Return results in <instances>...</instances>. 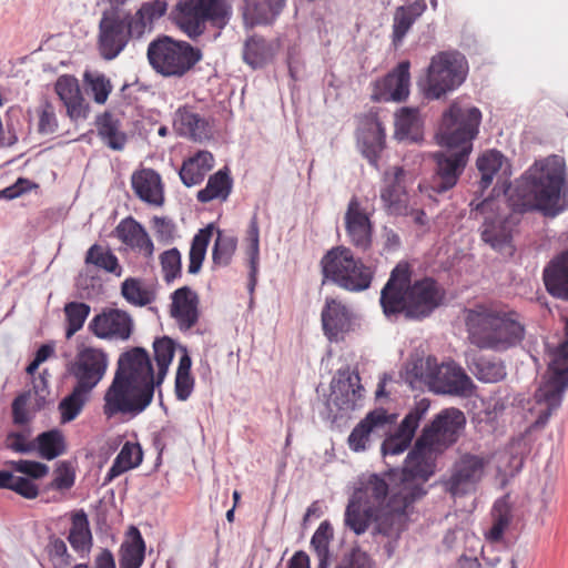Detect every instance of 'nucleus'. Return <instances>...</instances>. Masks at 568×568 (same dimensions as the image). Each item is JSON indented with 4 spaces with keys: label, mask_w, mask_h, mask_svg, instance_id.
Segmentation results:
<instances>
[{
    "label": "nucleus",
    "mask_w": 568,
    "mask_h": 568,
    "mask_svg": "<svg viewBox=\"0 0 568 568\" xmlns=\"http://www.w3.org/2000/svg\"><path fill=\"white\" fill-rule=\"evenodd\" d=\"M426 481L407 458L399 471L363 475L348 499L345 526L359 536L373 524L374 534L396 540L405 528L410 507L425 495Z\"/></svg>",
    "instance_id": "nucleus-1"
},
{
    "label": "nucleus",
    "mask_w": 568,
    "mask_h": 568,
    "mask_svg": "<svg viewBox=\"0 0 568 568\" xmlns=\"http://www.w3.org/2000/svg\"><path fill=\"white\" fill-rule=\"evenodd\" d=\"M481 113L476 106H462L454 102L444 112L437 138L446 152L434 154L436 171L429 185L418 184L422 194L433 197L454 187L463 173L473 150V140L478 133Z\"/></svg>",
    "instance_id": "nucleus-2"
},
{
    "label": "nucleus",
    "mask_w": 568,
    "mask_h": 568,
    "mask_svg": "<svg viewBox=\"0 0 568 568\" xmlns=\"http://www.w3.org/2000/svg\"><path fill=\"white\" fill-rule=\"evenodd\" d=\"M566 183L564 159L551 155L536 161L517 183L509 196L517 212L542 211L555 213Z\"/></svg>",
    "instance_id": "nucleus-3"
},
{
    "label": "nucleus",
    "mask_w": 568,
    "mask_h": 568,
    "mask_svg": "<svg viewBox=\"0 0 568 568\" xmlns=\"http://www.w3.org/2000/svg\"><path fill=\"white\" fill-rule=\"evenodd\" d=\"M444 300V291L432 278L409 285L408 265L397 264L381 293V305L386 316L405 313L407 317L429 315Z\"/></svg>",
    "instance_id": "nucleus-4"
},
{
    "label": "nucleus",
    "mask_w": 568,
    "mask_h": 568,
    "mask_svg": "<svg viewBox=\"0 0 568 568\" xmlns=\"http://www.w3.org/2000/svg\"><path fill=\"white\" fill-rule=\"evenodd\" d=\"M465 323L469 342L480 349L504 352L525 336L521 316L504 307L478 305L466 311Z\"/></svg>",
    "instance_id": "nucleus-5"
},
{
    "label": "nucleus",
    "mask_w": 568,
    "mask_h": 568,
    "mask_svg": "<svg viewBox=\"0 0 568 568\" xmlns=\"http://www.w3.org/2000/svg\"><path fill=\"white\" fill-rule=\"evenodd\" d=\"M568 388V318L565 339L548 354V369L525 407L529 426L527 433L542 429L561 405Z\"/></svg>",
    "instance_id": "nucleus-6"
},
{
    "label": "nucleus",
    "mask_w": 568,
    "mask_h": 568,
    "mask_svg": "<svg viewBox=\"0 0 568 568\" xmlns=\"http://www.w3.org/2000/svg\"><path fill=\"white\" fill-rule=\"evenodd\" d=\"M465 423V415L459 409L442 410L432 424L424 428L413 450L407 455L409 464L428 479L435 471L437 455L457 440Z\"/></svg>",
    "instance_id": "nucleus-7"
},
{
    "label": "nucleus",
    "mask_w": 568,
    "mask_h": 568,
    "mask_svg": "<svg viewBox=\"0 0 568 568\" xmlns=\"http://www.w3.org/2000/svg\"><path fill=\"white\" fill-rule=\"evenodd\" d=\"M146 58L155 73L180 79L203 59V52L187 41L162 34L149 43Z\"/></svg>",
    "instance_id": "nucleus-8"
},
{
    "label": "nucleus",
    "mask_w": 568,
    "mask_h": 568,
    "mask_svg": "<svg viewBox=\"0 0 568 568\" xmlns=\"http://www.w3.org/2000/svg\"><path fill=\"white\" fill-rule=\"evenodd\" d=\"M231 17L229 0H179L175 4V23L192 40L204 34L207 24L223 29Z\"/></svg>",
    "instance_id": "nucleus-9"
},
{
    "label": "nucleus",
    "mask_w": 568,
    "mask_h": 568,
    "mask_svg": "<svg viewBox=\"0 0 568 568\" xmlns=\"http://www.w3.org/2000/svg\"><path fill=\"white\" fill-rule=\"evenodd\" d=\"M325 280L349 292H362L369 287L374 271L351 251H327L321 261Z\"/></svg>",
    "instance_id": "nucleus-10"
},
{
    "label": "nucleus",
    "mask_w": 568,
    "mask_h": 568,
    "mask_svg": "<svg viewBox=\"0 0 568 568\" xmlns=\"http://www.w3.org/2000/svg\"><path fill=\"white\" fill-rule=\"evenodd\" d=\"M467 61L459 52H439L427 69L425 92L428 98L439 99L458 88L466 79Z\"/></svg>",
    "instance_id": "nucleus-11"
},
{
    "label": "nucleus",
    "mask_w": 568,
    "mask_h": 568,
    "mask_svg": "<svg viewBox=\"0 0 568 568\" xmlns=\"http://www.w3.org/2000/svg\"><path fill=\"white\" fill-rule=\"evenodd\" d=\"M152 399L150 389L142 390L120 376H113L103 395L102 413L106 419L118 416L133 418L144 412Z\"/></svg>",
    "instance_id": "nucleus-12"
},
{
    "label": "nucleus",
    "mask_w": 568,
    "mask_h": 568,
    "mask_svg": "<svg viewBox=\"0 0 568 568\" xmlns=\"http://www.w3.org/2000/svg\"><path fill=\"white\" fill-rule=\"evenodd\" d=\"M109 362V355L103 348L80 344L65 371L74 379L75 387L91 393L104 378Z\"/></svg>",
    "instance_id": "nucleus-13"
},
{
    "label": "nucleus",
    "mask_w": 568,
    "mask_h": 568,
    "mask_svg": "<svg viewBox=\"0 0 568 568\" xmlns=\"http://www.w3.org/2000/svg\"><path fill=\"white\" fill-rule=\"evenodd\" d=\"M490 460L485 455L465 453L453 464L446 490L454 497L474 494L486 477Z\"/></svg>",
    "instance_id": "nucleus-14"
},
{
    "label": "nucleus",
    "mask_w": 568,
    "mask_h": 568,
    "mask_svg": "<svg viewBox=\"0 0 568 568\" xmlns=\"http://www.w3.org/2000/svg\"><path fill=\"white\" fill-rule=\"evenodd\" d=\"M114 376H120L140 389H150L154 395L156 374L153 372L150 356L142 347H133L120 355Z\"/></svg>",
    "instance_id": "nucleus-15"
},
{
    "label": "nucleus",
    "mask_w": 568,
    "mask_h": 568,
    "mask_svg": "<svg viewBox=\"0 0 568 568\" xmlns=\"http://www.w3.org/2000/svg\"><path fill=\"white\" fill-rule=\"evenodd\" d=\"M131 39L124 24L122 10L118 8L105 10L99 23L98 49L101 57L105 60L115 59Z\"/></svg>",
    "instance_id": "nucleus-16"
},
{
    "label": "nucleus",
    "mask_w": 568,
    "mask_h": 568,
    "mask_svg": "<svg viewBox=\"0 0 568 568\" xmlns=\"http://www.w3.org/2000/svg\"><path fill=\"white\" fill-rule=\"evenodd\" d=\"M88 329L99 339L125 342L133 333L134 321L126 311L104 307L90 320Z\"/></svg>",
    "instance_id": "nucleus-17"
},
{
    "label": "nucleus",
    "mask_w": 568,
    "mask_h": 568,
    "mask_svg": "<svg viewBox=\"0 0 568 568\" xmlns=\"http://www.w3.org/2000/svg\"><path fill=\"white\" fill-rule=\"evenodd\" d=\"M321 321L324 335L329 342H342L357 326V315L352 306L336 297H326Z\"/></svg>",
    "instance_id": "nucleus-18"
},
{
    "label": "nucleus",
    "mask_w": 568,
    "mask_h": 568,
    "mask_svg": "<svg viewBox=\"0 0 568 568\" xmlns=\"http://www.w3.org/2000/svg\"><path fill=\"white\" fill-rule=\"evenodd\" d=\"M408 175L402 166H393L384 172L379 195L388 214L407 212V206L412 203L407 192Z\"/></svg>",
    "instance_id": "nucleus-19"
},
{
    "label": "nucleus",
    "mask_w": 568,
    "mask_h": 568,
    "mask_svg": "<svg viewBox=\"0 0 568 568\" xmlns=\"http://www.w3.org/2000/svg\"><path fill=\"white\" fill-rule=\"evenodd\" d=\"M363 387L359 385V376L349 373H338L331 383V393L326 406L334 417L355 409L357 402L363 396Z\"/></svg>",
    "instance_id": "nucleus-20"
},
{
    "label": "nucleus",
    "mask_w": 568,
    "mask_h": 568,
    "mask_svg": "<svg viewBox=\"0 0 568 568\" xmlns=\"http://www.w3.org/2000/svg\"><path fill=\"white\" fill-rule=\"evenodd\" d=\"M396 416L383 408L374 409L361 420L348 436V446L354 452H364L374 438L388 433Z\"/></svg>",
    "instance_id": "nucleus-21"
},
{
    "label": "nucleus",
    "mask_w": 568,
    "mask_h": 568,
    "mask_svg": "<svg viewBox=\"0 0 568 568\" xmlns=\"http://www.w3.org/2000/svg\"><path fill=\"white\" fill-rule=\"evenodd\" d=\"M410 62L405 60L397 64L383 78L373 84L372 99L377 102H402L409 94L410 85Z\"/></svg>",
    "instance_id": "nucleus-22"
},
{
    "label": "nucleus",
    "mask_w": 568,
    "mask_h": 568,
    "mask_svg": "<svg viewBox=\"0 0 568 568\" xmlns=\"http://www.w3.org/2000/svg\"><path fill=\"white\" fill-rule=\"evenodd\" d=\"M168 7L166 0H151L143 2L134 13L122 11L124 24L131 38L140 40L151 33L154 24L165 16Z\"/></svg>",
    "instance_id": "nucleus-23"
},
{
    "label": "nucleus",
    "mask_w": 568,
    "mask_h": 568,
    "mask_svg": "<svg viewBox=\"0 0 568 568\" xmlns=\"http://www.w3.org/2000/svg\"><path fill=\"white\" fill-rule=\"evenodd\" d=\"M429 408L426 399L419 400L416 406L406 415L397 432L387 437L382 445L384 456H395L405 452L415 435L419 422L424 418Z\"/></svg>",
    "instance_id": "nucleus-24"
},
{
    "label": "nucleus",
    "mask_w": 568,
    "mask_h": 568,
    "mask_svg": "<svg viewBox=\"0 0 568 568\" xmlns=\"http://www.w3.org/2000/svg\"><path fill=\"white\" fill-rule=\"evenodd\" d=\"M430 389L435 393L468 396L474 384L466 372L456 363L437 364Z\"/></svg>",
    "instance_id": "nucleus-25"
},
{
    "label": "nucleus",
    "mask_w": 568,
    "mask_h": 568,
    "mask_svg": "<svg viewBox=\"0 0 568 568\" xmlns=\"http://www.w3.org/2000/svg\"><path fill=\"white\" fill-rule=\"evenodd\" d=\"M134 194L144 203L160 207L164 204V184L161 175L153 169L134 171L131 176Z\"/></svg>",
    "instance_id": "nucleus-26"
},
{
    "label": "nucleus",
    "mask_w": 568,
    "mask_h": 568,
    "mask_svg": "<svg viewBox=\"0 0 568 568\" xmlns=\"http://www.w3.org/2000/svg\"><path fill=\"white\" fill-rule=\"evenodd\" d=\"M199 296L187 286L178 288L172 294L171 316L182 331L193 327L200 317Z\"/></svg>",
    "instance_id": "nucleus-27"
},
{
    "label": "nucleus",
    "mask_w": 568,
    "mask_h": 568,
    "mask_svg": "<svg viewBox=\"0 0 568 568\" xmlns=\"http://www.w3.org/2000/svg\"><path fill=\"white\" fill-rule=\"evenodd\" d=\"M54 90L63 102L67 114L71 120L78 121L88 116L89 104L82 95L77 78L73 75L59 77Z\"/></svg>",
    "instance_id": "nucleus-28"
},
{
    "label": "nucleus",
    "mask_w": 568,
    "mask_h": 568,
    "mask_svg": "<svg viewBox=\"0 0 568 568\" xmlns=\"http://www.w3.org/2000/svg\"><path fill=\"white\" fill-rule=\"evenodd\" d=\"M241 14L246 27L270 26L281 14L286 0H241Z\"/></svg>",
    "instance_id": "nucleus-29"
},
{
    "label": "nucleus",
    "mask_w": 568,
    "mask_h": 568,
    "mask_svg": "<svg viewBox=\"0 0 568 568\" xmlns=\"http://www.w3.org/2000/svg\"><path fill=\"white\" fill-rule=\"evenodd\" d=\"M173 126L181 136L202 142L212 136L209 121L190 106L179 108L175 112Z\"/></svg>",
    "instance_id": "nucleus-30"
},
{
    "label": "nucleus",
    "mask_w": 568,
    "mask_h": 568,
    "mask_svg": "<svg viewBox=\"0 0 568 568\" xmlns=\"http://www.w3.org/2000/svg\"><path fill=\"white\" fill-rule=\"evenodd\" d=\"M347 235L355 246H367L371 242L372 224L359 200L353 196L345 213Z\"/></svg>",
    "instance_id": "nucleus-31"
},
{
    "label": "nucleus",
    "mask_w": 568,
    "mask_h": 568,
    "mask_svg": "<svg viewBox=\"0 0 568 568\" xmlns=\"http://www.w3.org/2000/svg\"><path fill=\"white\" fill-rule=\"evenodd\" d=\"M547 291L559 298L568 301V251L556 255L544 270Z\"/></svg>",
    "instance_id": "nucleus-32"
},
{
    "label": "nucleus",
    "mask_w": 568,
    "mask_h": 568,
    "mask_svg": "<svg viewBox=\"0 0 568 568\" xmlns=\"http://www.w3.org/2000/svg\"><path fill=\"white\" fill-rule=\"evenodd\" d=\"M214 166V156L209 151H199L193 156L183 161L179 171L182 183L187 186H194L204 180L205 175Z\"/></svg>",
    "instance_id": "nucleus-33"
},
{
    "label": "nucleus",
    "mask_w": 568,
    "mask_h": 568,
    "mask_svg": "<svg viewBox=\"0 0 568 568\" xmlns=\"http://www.w3.org/2000/svg\"><path fill=\"white\" fill-rule=\"evenodd\" d=\"M426 10L425 0H415L408 6H400L396 9L393 23V43L398 47L414 22Z\"/></svg>",
    "instance_id": "nucleus-34"
},
{
    "label": "nucleus",
    "mask_w": 568,
    "mask_h": 568,
    "mask_svg": "<svg viewBox=\"0 0 568 568\" xmlns=\"http://www.w3.org/2000/svg\"><path fill=\"white\" fill-rule=\"evenodd\" d=\"M114 234L130 248H154L145 227L132 216L123 219L115 227Z\"/></svg>",
    "instance_id": "nucleus-35"
},
{
    "label": "nucleus",
    "mask_w": 568,
    "mask_h": 568,
    "mask_svg": "<svg viewBox=\"0 0 568 568\" xmlns=\"http://www.w3.org/2000/svg\"><path fill=\"white\" fill-rule=\"evenodd\" d=\"M98 133L110 149L121 151L124 149L128 136L123 130L122 121L110 112H104L97 120Z\"/></svg>",
    "instance_id": "nucleus-36"
},
{
    "label": "nucleus",
    "mask_w": 568,
    "mask_h": 568,
    "mask_svg": "<svg viewBox=\"0 0 568 568\" xmlns=\"http://www.w3.org/2000/svg\"><path fill=\"white\" fill-rule=\"evenodd\" d=\"M395 138L399 141L418 142L423 138L418 109L402 108L396 114Z\"/></svg>",
    "instance_id": "nucleus-37"
},
{
    "label": "nucleus",
    "mask_w": 568,
    "mask_h": 568,
    "mask_svg": "<svg viewBox=\"0 0 568 568\" xmlns=\"http://www.w3.org/2000/svg\"><path fill=\"white\" fill-rule=\"evenodd\" d=\"M68 541L72 549L87 557L92 548V534L89 526L88 516L84 511H78L72 516L71 528L68 535Z\"/></svg>",
    "instance_id": "nucleus-38"
},
{
    "label": "nucleus",
    "mask_w": 568,
    "mask_h": 568,
    "mask_svg": "<svg viewBox=\"0 0 568 568\" xmlns=\"http://www.w3.org/2000/svg\"><path fill=\"white\" fill-rule=\"evenodd\" d=\"M363 155L369 164L378 169L381 153L385 148V131L381 123H372L359 138Z\"/></svg>",
    "instance_id": "nucleus-39"
},
{
    "label": "nucleus",
    "mask_w": 568,
    "mask_h": 568,
    "mask_svg": "<svg viewBox=\"0 0 568 568\" xmlns=\"http://www.w3.org/2000/svg\"><path fill=\"white\" fill-rule=\"evenodd\" d=\"M233 180L227 169L219 170L207 180L206 186L197 192V200L207 203L220 199L225 201L232 191Z\"/></svg>",
    "instance_id": "nucleus-40"
},
{
    "label": "nucleus",
    "mask_w": 568,
    "mask_h": 568,
    "mask_svg": "<svg viewBox=\"0 0 568 568\" xmlns=\"http://www.w3.org/2000/svg\"><path fill=\"white\" fill-rule=\"evenodd\" d=\"M124 300L134 306H145L155 301V290L152 284L139 278H126L121 285Z\"/></svg>",
    "instance_id": "nucleus-41"
},
{
    "label": "nucleus",
    "mask_w": 568,
    "mask_h": 568,
    "mask_svg": "<svg viewBox=\"0 0 568 568\" xmlns=\"http://www.w3.org/2000/svg\"><path fill=\"white\" fill-rule=\"evenodd\" d=\"M437 364V359L432 356L413 359L407 365L406 379L413 388L422 385H427L430 388Z\"/></svg>",
    "instance_id": "nucleus-42"
},
{
    "label": "nucleus",
    "mask_w": 568,
    "mask_h": 568,
    "mask_svg": "<svg viewBox=\"0 0 568 568\" xmlns=\"http://www.w3.org/2000/svg\"><path fill=\"white\" fill-rule=\"evenodd\" d=\"M142 449L139 444L126 442L109 469L105 480L111 481L121 474L138 467L142 462Z\"/></svg>",
    "instance_id": "nucleus-43"
},
{
    "label": "nucleus",
    "mask_w": 568,
    "mask_h": 568,
    "mask_svg": "<svg viewBox=\"0 0 568 568\" xmlns=\"http://www.w3.org/2000/svg\"><path fill=\"white\" fill-rule=\"evenodd\" d=\"M180 359L175 376V395L180 400H186L194 388V378L191 375V357L184 346L179 347Z\"/></svg>",
    "instance_id": "nucleus-44"
},
{
    "label": "nucleus",
    "mask_w": 568,
    "mask_h": 568,
    "mask_svg": "<svg viewBox=\"0 0 568 568\" xmlns=\"http://www.w3.org/2000/svg\"><path fill=\"white\" fill-rule=\"evenodd\" d=\"M181 345L176 346L173 339L164 336L162 338H158L153 343V349H154V358L156 362V385H160L163 379L166 376V373L169 371V366L171 365V362L173 359L174 353L179 351V347Z\"/></svg>",
    "instance_id": "nucleus-45"
},
{
    "label": "nucleus",
    "mask_w": 568,
    "mask_h": 568,
    "mask_svg": "<svg viewBox=\"0 0 568 568\" xmlns=\"http://www.w3.org/2000/svg\"><path fill=\"white\" fill-rule=\"evenodd\" d=\"M132 540L122 546L120 568H140L144 561L145 544L135 528H131Z\"/></svg>",
    "instance_id": "nucleus-46"
},
{
    "label": "nucleus",
    "mask_w": 568,
    "mask_h": 568,
    "mask_svg": "<svg viewBox=\"0 0 568 568\" xmlns=\"http://www.w3.org/2000/svg\"><path fill=\"white\" fill-rule=\"evenodd\" d=\"M504 163V155L496 151L490 150L481 154L477 159V169L480 173V189L486 190L494 181L495 175L500 171Z\"/></svg>",
    "instance_id": "nucleus-47"
},
{
    "label": "nucleus",
    "mask_w": 568,
    "mask_h": 568,
    "mask_svg": "<svg viewBox=\"0 0 568 568\" xmlns=\"http://www.w3.org/2000/svg\"><path fill=\"white\" fill-rule=\"evenodd\" d=\"M91 312V306L83 302H69L63 307L65 317V338L70 339L82 329Z\"/></svg>",
    "instance_id": "nucleus-48"
},
{
    "label": "nucleus",
    "mask_w": 568,
    "mask_h": 568,
    "mask_svg": "<svg viewBox=\"0 0 568 568\" xmlns=\"http://www.w3.org/2000/svg\"><path fill=\"white\" fill-rule=\"evenodd\" d=\"M471 373L481 382L497 383L506 376L505 366L500 361L478 357L469 365Z\"/></svg>",
    "instance_id": "nucleus-49"
},
{
    "label": "nucleus",
    "mask_w": 568,
    "mask_h": 568,
    "mask_svg": "<svg viewBox=\"0 0 568 568\" xmlns=\"http://www.w3.org/2000/svg\"><path fill=\"white\" fill-rule=\"evenodd\" d=\"M36 448L43 458L54 459L65 452L64 436L58 429L44 432L37 437Z\"/></svg>",
    "instance_id": "nucleus-50"
},
{
    "label": "nucleus",
    "mask_w": 568,
    "mask_h": 568,
    "mask_svg": "<svg viewBox=\"0 0 568 568\" xmlns=\"http://www.w3.org/2000/svg\"><path fill=\"white\" fill-rule=\"evenodd\" d=\"M90 393L73 386L70 395L64 397L59 404L61 423H70L81 413Z\"/></svg>",
    "instance_id": "nucleus-51"
},
{
    "label": "nucleus",
    "mask_w": 568,
    "mask_h": 568,
    "mask_svg": "<svg viewBox=\"0 0 568 568\" xmlns=\"http://www.w3.org/2000/svg\"><path fill=\"white\" fill-rule=\"evenodd\" d=\"M0 488L11 489L28 499L38 496V486L30 479L14 476L8 470H0Z\"/></svg>",
    "instance_id": "nucleus-52"
},
{
    "label": "nucleus",
    "mask_w": 568,
    "mask_h": 568,
    "mask_svg": "<svg viewBox=\"0 0 568 568\" xmlns=\"http://www.w3.org/2000/svg\"><path fill=\"white\" fill-rule=\"evenodd\" d=\"M84 81L88 85V94L92 95L98 104H104L112 92L113 85L110 79L103 73H85Z\"/></svg>",
    "instance_id": "nucleus-53"
},
{
    "label": "nucleus",
    "mask_w": 568,
    "mask_h": 568,
    "mask_svg": "<svg viewBox=\"0 0 568 568\" xmlns=\"http://www.w3.org/2000/svg\"><path fill=\"white\" fill-rule=\"evenodd\" d=\"M85 264L88 270L93 266L98 270L112 273L115 276H121L122 274V267L111 251H88Z\"/></svg>",
    "instance_id": "nucleus-54"
},
{
    "label": "nucleus",
    "mask_w": 568,
    "mask_h": 568,
    "mask_svg": "<svg viewBox=\"0 0 568 568\" xmlns=\"http://www.w3.org/2000/svg\"><path fill=\"white\" fill-rule=\"evenodd\" d=\"M244 60L253 68L262 67L270 58L266 41L260 37H252L245 42Z\"/></svg>",
    "instance_id": "nucleus-55"
},
{
    "label": "nucleus",
    "mask_w": 568,
    "mask_h": 568,
    "mask_svg": "<svg viewBox=\"0 0 568 568\" xmlns=\"http://www.w3.org/2000/svg\"><path fill=\"white\" fill-rule=\"evenodd\" d=\"M493 517L494 523L487 532V538L491 541H498L501 539L510 523V510L505 501L499 500L495 504Z\"/></svg>",
    "instance_id": "nucleus-56"
},
{
    "label": "nucleus",
    "mask_w": 568,
    "mask_h": 568,
    "mask_svg": "<svg viewBox=\"0 0 568 568\" xmlns=\"http://www.w3.org/2000/svg\"><path fill=\"white\" fill-rule=\"evenodd\" d=\"M36 115L38 120L37 130L40 134L47 135L57 131L58 119L52 103L47 100L41 102L40 105L36 109Z\"/></svg>",
    "instance_id": "nucleus-57"
},
{
    "label": "nucleus",
    "mask_w": 568,
    "mask_h": 568,
    "mask_svg": "<svg viewBox=\"0 0 568 568\" xmlns=\"http://www.w3.org/2000/svg\"><path fill=\"white\" fill-rule=\"evenodd\" d=\"M151 227L153 230L156 241L161 245H171L178 237V230L173 221L164 216H154L151 220Z\"/></svg>",
    "instance_id": "nucleus-58"
},
{
    "label": "nucleus",
    "mask_w": 568,
    "mask_h": 568,
    "mask_svg": "<svg viewBox=\"0 0 568 568\" xmlns=\"http://www.w3.org/2000/svg\"><path fill=\"white\" fill-rule=\"evenodd\" d=\"M45 551L53 568H67L71 565L72 557L62 539L51 537L45 547Z\"/></svg>",
    "instance_id": "nucleus-59"
},
{
    "label": "nucleus",
    "mask_w": 568,
    "mask_h": 568,
    "mask_svg": "<svg viewBox=\"0 0 568 568\" xmlns=\"http://www.w3.org/2000/svg\"><path fill=\"white\" fill-rule=\"evenodd\" d=\"M30 437L31 432L28 428L13 430L7 435L4 445L14 453H30L36 449V442L31 440Z\"/></svg>",
    "instance_id": "nucleus-60"
},
{
    "label": "nucleus",
    "mask_w": 568,
    "mask_h": 568,
    "mask_svg": "<svg viewBox=\"0 0 568 568\" xmlns=\"http://www.w3.org/2000/svg\"><path fill=\"white\" fill-rule=\"evenodd\" d=\"M333 538V529L327 521L321 523L315 530L311 545L318 558H329V542Z\"/></svg>",
    "instance_id": "nucleus-61"
},
{
    "label": "nucleus",
    "mask_w": 568,
    "mask_h": 568,
    "mask_svg": "<svg viewBox=\"0 0 568 568\" xmlns=\"http://www.w3.org/2000/svg\"><path fill=\"white\" fill-rule=\"evenodd\" d=\"M161 264L164 280L170 283L181 273V256L179 251H163Z\"/></svg>",
    "instance_id": "nucleus-62"
},
{
    "label": "nucleus",
    "mask_w": 568,
    "mask_h": 568,
    "mask_svg": "<svg viewBox=\"0 0 568 568\" xmlns=\"http://www.w3.org/2000/svg\"><path fill=\"white\" fill-rule=\"evenodd\" d=\"M14 471L30 476L38 479L44 477L49 473V467L45 464L33 460H11L7 463Z\"/></svg>",
    "instance_id": "nucleus-63"
},
{
    "label": "nucleus",
    "mask_w": 568,
    "mask_h": 568,
    "mask_svg": "<svg viewBox=\"0 0 568 568\" xmlns=\"http://www.w3.org/2000/svg\"><path fill=\"white\" fill-rule=\"evenodd\" d=\"M335 568H372V561L366 552L354 549Z\"/></svg>",
    "instance_id": "nucleus-64"
}]
</instances>
